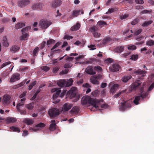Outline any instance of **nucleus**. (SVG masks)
Wrapping results in <instances>:
<instances>
[{
	"label": "nucleus",
	"instance_id": "obj_1",
	"mask_svg": "<svg viewBox=\"0 0 154 154\" xmlns=\"http://www.w3.org/2000/svg\"><path fill=\"white\" fill-rule=\"evenodd\" d=\"M82 104L84 105H89L93 106V108L97 109L99 107L100 102L96 99L91 98L90 96H85L83 97L81 100Z\"/></svg>",
	"mask_w": 154,
	"mask_h": 154
},
{
	"label": "nucleus",
	"instance_id": "obj_2",
	"mask_svg": "<svg viewBox=\"0 0 154 154\" xmlns=\"http://www.w3.org/2000/svg\"><path fill=\"white\" fill-rule=\"evenodd\" d=\"M132 103V101L129 100L125 101L121 103L119 106V108L120 110L124 111L125 110L129 109L131 107V104Z\"/></svg>",
	"mask_w": 154,
	"mask_h": 154
},
{
	"label": "nucleus",
	"instance_id": "obj_3",
	"mask_svg": "<svg viewBox=\"0 0 154 154\" xmlns=\"http://www.w3.org/2000/svg\"><path fill=\"white\" fill-rule=\"evenodd\" d=\"M52 24V22L47 20L42 19L39 22V26L42 29H46Z\"/></svg>",
	"mask_w": 154,
	"mask_h": 154
},
{
	"label": "nucleus",
	"instance_id": "obj_4",
	"mask_svg": "<svg viewBox=\"0 0 154 154\" xmlns=\"http://www.w3.org/2000/svg\"><path fill=\"white\" fill-rule=\"evenodd\" d=\"M48 113L51 118H54L59 115L60 112L58 109L53 108L49 110Z\"/></svg>",
	"mask_w": 154,
	"mask_h": 154
},
{
	"label": "nucleus",
	"instance_id": "obj_5",
	"mask_svg": "<svg viewBox=\"0 0 154 154\" xmlns=\"http://www.w3.org/2000/svg\"><path fill=\"white\" fill-rule=\"evenodd\" d=\"M77 93V88L75 87H73L68 91L67 95L70 98H72L76 96Z\"/></svg>",
	"mask_w": 154,
	"mask_h": 154
},
{
	"label": "nucleus",
	"instance_id": "obj_6",
	"mask_svg": "<svg viewBox=\"0 0 154 154\" xmlns=\"http://www.w3.org/2000/svg\"><path fill=\"white\" fill-rule=\"evenodd\" d=\"M45 126V124L40 122L36 125L33 128L30 127L29 130H32L34 131H36L41 129L43 128Z\"/></svg>",
	"mask_w": 154,
	"mask_h": 154
},
{
	"label": "nucleus",
	"instance_id": "obj_7",
	"mask_svg": "<svg viewBox=\"0 0 154 154\" xmlns=\"http://www.w3.org/2000/svg\"><path fill=\"white\" fill-rule=\"evenodd\" d=\"M11 97L8 95H4L2 99L3 104L4 106H7L10 104Z\"/></svg>",
	"mask_w": 154,
	"mask_h": 154
},
{
	"label": "nucleus",
	"instance_id": "obj_8",
	"mask_svg": "<svg viewBox=\"0 0 154 154\" xmlns=\"http://www.w3.org/2000/svg\"><path fill=\"white\" fill-rule=\"evenodd\" d=\"M30 2L29 0H20L17 3L18 5L20 8H24L27 5L29 4Z\"/></svg>",
	"mask_w": 154,
	"mask_h": 154
},
{
	"label": "nucleus",
	"instance_id": "obj_9",
	"mask_svg": "<svg viewBox=\"0 0 154 154\" xmlns=\"http://www.w3.org/2000/svg\"><path fill=\"white\" fill-rule=\"evenodd\" d=\"M20 79V74L17 72L14 73L12 75L10 79V82H14L19 80Z\"/></svg>",
	"mask_w": 154,
	"mask_h": 154
},
{
	"label": "nucleus",
	"instance_id": "obj_10",
	"mask_svg": "<svg viewBox=\"0 0 154 154\" xmlns=\"http://www.w3.org/2000/svg\"><path fill=\"white\" fill-rule=\"evenodd\" d=\"M51 91L52 92H56V93H54L53 95V99L54 100L59 96L60 93L61 92V90L60 88H55L52 89Z\"/></svg>",
	"mask_w": 154,
	"mask_h": 154
},
{
	"label": "nucleus",
	"instance_id": "obj_11",
	"mask_svg": "<svg viewBox=\"0 0 154 154\" xmlns=\"http://www.w3.org/2000/svg\"><path fill=\"white\" fill-rule=\"evenodd\" d=\"M44 6V5L42 3H35L32 6V8L33 10H42Z\"/></svg>",
	"mask_w": 154,
	"mask_h": 154
},
{
	"label": "nucleus",
	"instance_id": "obj_12",
	"mask_svg": "<svg viewBox=\"0 0 154 154\" xmlns=\"http://www.w3.org/2000/svg\"><path fill=\"white\" fill-rule=\"evenodd\" d=\"M120 68V66L116 63H114L112 64L109 67V69L111 71L113 72H116L119 71V69Z\"/></svg>",
	"mask_w": 154,
	"mask_h": 154
},
{
	"label": "nucleus",
	"instance_id": "obj_13",
	"mask_svg": "<svg viewBox=\"0 0 154 154\" xmlns=\"http://www.w3.org/2000/svg\"><path fill=\"white\" fill-rule=\"evenodd\" d=\"M72 106L73 105L72 104L68 103H66L63 105L62 110L64 112L67 111L70 109Z\"/></svg>",
	"mask_w": 154,
	"mask_h": 154
},
{
	"label": "nucleus",
	"instance_id": "obj_14",
	"mask_svg": "<svg viewBox=\"0 0 154 154\" xmlns=\"http://www.w3.org/2000/svg\"><path fill=\"white\" fill-rule=\"evenodd\" d=\"M85 72L90 75H94L96 74V72L93 69V67L91 66H88L85 69Z\"/></svg>",
	"mask_w": 154,
	"mask_h": 154
},
{
	"label": "nucleus",
	"instance_id": "obj_15",
	"mask_svg": "<svg viewBox=\"0 0 154 154\" xmlns=\"http://www.w3.org/2000/svg\"><path fill=\"white\" fill-rule=\"evenodd\" d=\"M61 4V1L60 0H56L52 2L51 6L54 8H55L60 6Z\"/></svg>",
	"mask_w": 154,
	"mask_h": 154
},
{
	"label": "nucleus",
	"instance_id": "obj_16",
	"mask_svg": "<svg viewBox=\"0 0 154 154\" xmlns=\"http://www.w3.org/2000/svg\"><path fill=\"white\" fill-rule=\"evenodd\" d=\"M112 41V39L109 37H106L102 41V44L103 45L109 44L110 42Z\"/></svg>",
	"mask_w": 154,
	"mask_h": 154
},
{
	"label": "nucleus",
	"instance_id": "obj_17",
	"mask_svg": "<svg viewBox=\"0 0 154 154\" xmlns=\"http://www.w3.org/2000/svg\"><path fill=\"white\" fill-rule=\"evenodd\" d=\"M141 83L140 82H138V81L135 82L131 85V88L133 90L137 88L140 87V85Z\"/></svg>",
	"mask_w": 154,
	"mask_h": 154
},
{
	"label": "nucleus",
	"instance_id": "obj_18",
	"mask_svg": "<svg viewBox=\"0 0 154 154\" xmlns=\"http://www.w3.org/2000/svg\"><path fill=\"white\" fill-rule=\"evenodd\" d=\"M55 121L54 120H51L50 122L51 124L50 125L49 129L51 131H53L55 129L56 124L55 123Z\"/></svg>",
	"mask_w": 154,
	"mask_h": 154
},
{
	"label": "nucleus",
	"instance_id": "obj_19",
	"mask_svg": "<svg viewBox=\"0 0 154 154\" xmlns=\"http://www.w3.org/2000/svg\"><path fill=\"white\" fill-rule=\"evenodd\" d=\"M66 80L64 79H61L59 80L57 82V85L60 87H66Z\"/></svg>",
	"mask_w": 154,
	"mask_h": 154
},
{
	"label": "nucleus",
	"instance_id": "obj_20",
	"mask_svg": "<svg viewBox=\"0 0 154 154\" xmlns=\"http://www.w3.org/2000/svg\"><path fill=\"white\" fill-rule=\"evenodd\" d=\"M80 27V25L79 23H76V24L72 26L70 30L72 31H75L78 30Z\"/></svg>",
	"mask_w": 154,
	"mask_h": 154
},
{
	"label": "nucleus",
	"instance_id": "obj_21",
	"mask_svg": "<svg viewBox=\"0 0 154 154\" xmlns=\"http://www.w3.org/2000/svg\"><path fill=\"white\" fill-rule=\"evenodd\" d=\"M25 26V24L24 23L21 22H18L15 25V28L16 29H18L20 28H22Z\"/></svg>",
	"mask_w": 154,
	"mask_h": 154
},
{
	"label": "nucleus",
	"instance_id": "obj_22",
	"mask_svg": "<svg viewBox=\"0 0 154 154\" xmlns=\"http://www.w3.org/2000/svg\"><path fill=\"white\" fill-rule=\"evenodd\" d=\"M146 71L143 70H141L140 69L135 71L134 72V73H136L137 74L142 75V76H145L144 74L146 73Z\"/></svg>",
	"mask_w": 154,
	"mask_h": 154
},
{
	"label": "nucleus",
	"instance_id": "obj_23",
	"mask_svg": "<svg viewBox=\"0 0 154 154\" xmlns=\"http://www.w3.org/2000/svg\"><path fill=\"white\" fill-rule=\"evenodd\" d=\"M79 111V109L78 107L77 106H75L73 107L72 109L70 111L71 114H73L74 113H77Z\"/></svg>",
	"mask_w": 154,
	"mask_h": 154
},
{
	"label": "nucleus",
	"instance_id": "obj_24",
	"mask_svg": "<svg viewBox=\"0 0 154 154\" xmlns=\"http://www.w3.org/2000/svg\"><path fill=\"white\" fill-rule=\"evenodd\" d=\"M90 80L91 83L94 84L98 85L99 83V82L94 76L91 78Z\"/></svg>",
	"mask_w": 154,
	"mask_h": 154
},
{
	"label": "nucleus",
	"instance_id": "obj_25",
	"mask_svg": "<svg viewBox=\"0 0 154 154\" xmlns=\"http://www.w3.org/2000/svg\"><path fill=\"white\" fill-rule=\"evenodd\" d=\"M6 121L8 123H14L17 121V119L14 118L10 117L7 118Z\"/></svg>",
	"mask_w": 154,
	"mask_h": 154
},
{
	"label": "nucleus",
	"instance_id": "obj_26",
	"mask_svg": "<svg viewBox=\"0 0 154 154\" xmlns=\"http://www.w3.org/2000/svg\"><path fill=\"white\" fill-rule=\"evenodd\" d=\"M131 78L132 76L130 75L127 76H124L122 77V80L123 82L126 83L129 80L131 79Z\"/></svg>",
	"mask_w": 154,
	"mask_h": 154
},
{
	"label": "nucleus",
	"instance_id": "obj_27",
	"mask_svg": "<svg viewBox=\"0 0 154 154\" xmlns=\"http://www.w3.org/2000/svg\"><path fill=\"white\" fill-rule=\"evenodd\" d=\"M2 42L4 46L6 47L8 46L9 44L8 42L6 36H5L3 38Z\"/></svg>",
	"mask_w": 154,
	"mask_h": 154
},
{
	"label": "nucleus",
	"instance_id": "obj_28",
	"mask_svg": "<svg viewBox=\"0 0 154 154\" xmlns=\"http://www.w3.org/2000/svg\"><path fill=\"white\" fill-rule=\"evenodd\" d=\"M24 122L28 125H31L34 123V121L32 119L29 118H26L24 120Z\"/></svg>",
	"mask_w": 154,
	"mask_h": 154
},
{
	"label": "nucleus",
	"instance_id": "obj_29",
	"mask_svg": "<svg viewBox=\"0 0 154 154\" xmlns=\"http://www.w3.org/2000/svg\"><path fill=\"white\" fill-rule=\"evenodd\" d=\"M124 50V48L122 46H119L115 48L114 51L116 52L120 53L122 52Z\"/></svg>",
	"mask_w": 154,
	"mask_h": 154
},
{
	"label": "nucleus",
	"instance_id": "obj_30",
	"mask_svg": "<svg viewBox=\"0 0 154 154\" xmlns=\"http://www.w3.org/2000/svg\"><path fill=\"white\" fill-rule=\"evenodd\" d=\"M119 87V85L117 84L114 85L111 88L110 91L112 93H114Z\"/></svg>",
	"mask_w": 154,
	"mask_h": 154
},
{
	"label": "nucleus",
	"instance_id": "obj_31",
	"mask_svg": "<svg viewBox=\"0 0 154 154\" xmlns=\"http://www.w3.org/2000/svg\"><path fill=\"white\" fill-rule=\"evenodd\" d=\"M19 48H20L18 46L14 45L11 48L10 50L11 51L15 52L19 50Z\"/></svg>",
	"mask_w": 154,
	"mask_h": 154
},
{
	"label": "nucleus",
	"instance_id": "obj_32",
	"mask_svg": "<svg viewBox=\"0 0 154 154\" xmlns=\"http://www.w3.org/2000/svg\"><path fill=\"white\" fill-rule=\"evenodd\" d=\"M153 22L152 20H150L144 22L142 25V26L143 27H146L149 25L151 24Z\"/></svg>",
	"mask_w": 154,
	"mask_h": 154
},
{
	"label": "nucleus",
	"instance_id": "obj_33",
	"mask_svg": "<svg viewBox=\"0 0 154 154\" xmlns=\"http://www.w3.org/2000/svg\"><path fill=\"white\" fill-rule=\"evenodd\" d=\"M97 25L100 27H102L103 26L107 25V23L105 21L103 20H100L97 22Z\"/></svg>",
	"mask_w": 154,
	"mask_h": 154
},
{
	"label": "nucleus",
	"instance_id": "obj_34",
	"mask_svg": "<svg viewBox=\"0 0 154 154\" xmlns=\"http://www.w3.org/2000/svg\"><path fill=\"white\" fill-rule=\"evenodd\" d=\"M73 82V80L72 79H69L68 81L66 80V87H69L71 86Z\"/></svg>",
	"mask_w": 154,
	"mask_h": 154
},
{
	"label": "nucleus",
	"instance_id": "obj_35",
	"mask_svg": "<svg viewBox=\"0 0 154 154\" xmlns=\"http://www.w3.org/2000/svg\"><path fill=\"white\" fill-rule=\"evenodd\" d=\"M140 99V97L138 96H136L133 101V103L137 105L139 104V101Z\"/></svg>",
	"mask_w": 154,
	"mask_h": 154
},
{
	"label": "nucleus",
	"instance_id": "obj_36",
	"mask_svg": "<svg viewBox=\"0 0 154 154\" xmlns=\"http://www.w3.org/2000/svg\"><path fill=\"white\" fill-rule=\"evenodd\" d=\"M138 58V56L137 54H133L131 56L130 59L132 60L136 61Z\"/></svg>",
	"mask_w": 154,
	"mask_h": 154
},
{
	"label": "nucleus",
	"instance_id": "obj_37",
	"mask_svg": "<svg viewBox=\"0 0 154 154\" xmlns=\"http://www.w3.org/2000/svg\"><path fill=\"white\" fill-rule=\"evenodd\" d=\"M100 105H99V107H98L96 109L97 110H100V108L101 107L103 109H106L108 108V105L106 104H103L102 105H101L100 103Z\"/></svg>",
	"mask_w": 154,
	"mask_h": 154
},
{
	"label": "nucleus",
	"instance_id": "obj_38",
	"mask_svg": "<svg viewBox=\"0 0 154 154\" xmlns=\"http://www.w3.org/2000/svg\"><path fill=\"white\" fill-rule=\"evenodd\" d=\"M10 129L12 131L15 132H20V130L19 128L14 126H12L10 127Z\"/></svg>",
	"mask_w": 154,
	"mask_h": 154
},
{
	"label": "nucleus",
	"instance_id": "obj_39",
	"mask_svg": "<svg viewBox=\"0 0 154 154\" xmlns=\"http://www.w3.org/2000/svg\"><path fill=\"white\" fill-rule=\"evenodd\" d=\"M34 105V103H30L29 104H27L26 105V107L29 110H30L33 108Z\"/></svg>",
	"mask_w": 154,
	"mask_h": 154
},
{
	"label": "nucleus",
	"instance_id": "obj_40",
	"mask_svg": "<svg viewBox=\"0 0 154 154\" xmlns=\"http://www.w3.org/2000/svg\"><path fill=\"white\" fill-rule=\"evenodd\" d=\"M36 83V81H34L31 82L30 85H29L28 87V89L29 90H31L33 86L35 85Z\"/></svg>",
	"mask_w": 154,
	"mask_h": 154
},
{
	"label": "nucleus",
	"instance_id": "obj_41",
	"mask_svg": "<svg viewBox=\"0 0 154 154\" xmlns=\"http://www.w3.org/2000/svg\"><path fill=\"white\" fill-rule=\"evenodd\" d=\"M29 36V35L27 33L23 34V33L22 35L20 37V39L22 40H25L27 39V37Z\"/></svg>",
	"mask_w": 154,
	"mask_h": 154
},
{
	"label": "nucleus",
	"instance_id": "obj_42",
	"mask_svg": "<svg viewBox=\"0 0 154 154\" xmlns=\"http://www.w3.org/2000/svg\"><path fill=\"white\" fill-rule=\"evenodd\" d=\"M148 95V93L147 92H146L143 93L142 94H140L139 96L140 97V98H142V99H144V98H146Z\"/></svg>",
	"mask_w": 154,
	"mask_h": 154
},
{
	"label": "nucleus",
	"instance_id": "obj_43",
	"mask_svg": "<svg viewBox=\"0 0 154 154\" xmlns=\"http://www.w3.org/2000/svg\"><path fill=\"white\" fill-rule=\"evenodd\" d=\"M129 16V14H125L120 16L119 18L121 20H124L126 19Z\"/></svg>",
	"mask_w": 154,
	"mask_h": 154
},
{
	"label": "nucleus",
	"instance_id": "obj_44",
	"mask_svg": "<svg viewBox=\"0 0 154 154\" xmlns=\"http://www.w3.org/2000/svg\"><path fill=\"white\" fill-rule=\"evenodd\" d=\"M152 11V10H144L142 11H141L140 13V14H146V13H149L150 14L151 13Z\"/></svg>",
	"mask_w": 154,
	"mask_h": 154
},
{
	"label": "nucleus",
	"instance_id": "obj_45",
	"mask_svg": "<svg viewBox=\"0 0 154 154\" xmlns=\"http://www.w3.org/2000/svg\"><path fill=\"white\" fill-rule=\"evenodd\" d=\"M97 28L96 26H93L91 27L89 29L90 31L93 33L97 31Z\"/></svg>",
	"mask_w": 154,
	"mask_h": 154
},
{
	"label": "nucleus",
	"instance_id": "obj_46",
	"mask_svg": "<svg viewBox=\"0 0 154 154\" xmlns=\"http://www.w3.org/2000/svg\"><path fill=\"white\" fill-rule=\"evenodd\" d=\"M39 48L36 47L34 50L33 52V55L34 56H36L37 55L38 52V51Z\"/></svg>",
	"mask_w": 154,
	"mask_h": 154
},
{
	"label": "nucleus",
	"instance_id": "obj_47",
	"mask_svg": "<svg viewBox=\"0 0 154 154\" xmlns=\"http://www.w3.org/2000/svg\"><path fill=\"white\" fill-rule=\"evenodd\" d=\"M146 44L148 45L152 46L154 45V41L152 40H150L147 41Z\"/></svg>",
	"mask_w": 154,
	"mask_h": 154
},
{
	"label": "nucleus",
	"instance_id": "obj_48",
	"mask_svg": "<svg viewBox=\"0 0 154 154\" xmlns=\"http://www.w3.org/2000/svg\"><path fill=\"white\" fill-rule=\"evenodd\" d=\"M140 20H139L137 18L134 20L131 23V24L132 25H135Z\"/></svg>",
	"mask_w": 154,
	"mask_h": 154
},
{
	"label": "nucleus",
	"instance_id": "obj_49",
	"mask_svg": "<svg viewBox=\"0 0 154 154\" xmlns=\"http://www.w3.org/2000/svg\"><path fill=\"white\" fill-rule=\"evenodd\" d=\"M94 70L97 71H101L102 70V68L100 66H95L94 68Z\"/></svg>",
	"mask_w": 154,
	"mask_h": 154
},
{
	"label": "nucleus",
	"instance_id": "obj_50",
	"mask_svg": "<svg viewBox=\"0 0 154 154\" xmlns=\"http://www.w3.org/2000/svg\"><path fill=\"white\" fill-rule=\"evenodd\" d=\"M55 40L53 39H50L48 40L47 42V45L52 44L54 42Z\"/></svg>",
	"mask_w": 154,
	"mask_h": 154
},
{
	"label": "nucleus",
	"instance_id": "obj_51",
	"mask_svg": "<svg viewBox=\"0 0 154 154\" xmlns=\"http://www.w3.org/2000/svg\"><path fill=\"white\" fill-rule=\"evenodd\" d=\"M94 76L97 79L100 80L103 79L102 75L101 74L96 75Z\"/></svg>",
	"mask_w": 154,
	"mask_h": 154
},
{
	"label": "nucleus",
	"instance_id": "obj_52",
	"mask_svg": "<svg viewBox=\"0 0 154 154\" xmlns=\"http://www.w3.org/2000/svg\"><path fill=\"white\" fill-rule=\"evenodd\" d=\"M80 11H73L72 16L73 17H76L77 16Z\"/></svg>",
	"mask_w": 154,
	"mask_h": 154
},
{
	"label": "nucleus",
	"instance_id": "obj_53",
	"mask_svg": "<svg viewBox=\"0 0 154 154\" xmlns=\"http://www.w3.org/2000/svg\"><path fill=\"white\" fill-rule=\"evenodd\" d=\"M11 62H10V61L5 62V63H3L1 65L0 68L1 69L2 68H3V67H4L5 66H6L8 65L9 64H11Z\"/></svg>",
	"mask_w": 154,
	"mask_h": 154
},
{
	"label": "nucleus",
	"instance_id": "obj_54",
	"mask_svg": "<svg viewBox=\"0 0 154 154\" xmlns=\"http://www.w3.org/2000/svg\"><path fill=\"white\" fill-rule=\"evenodd\" d=\"M128 49L129 50H134L136 49V47L134 45L130 46L128 47Z\"/></svg>",
	"mask_w": 154,
	"mask_h": 154
},
{
	"label": "nucleus",
	"instance_id": "obj_55",
	"mask_svg": "<svg viewBox=\"0 0 154 154\" xmlns=\"http://www.w3.org/2000/svg\"><path fill=\"white\" fill-rule=\"evenodd\" d=\"M142 29H139L135 32L134 34V35H137L139 34L142 32Z\"/></svg>",
	"mask_w": 154,
	"mask_h": 154
},
{
	"label": "nucleus",
	"instance_id": "obj_56",
	"mask_svg": "<svg viewBox=\"0 0 154 154\" xmlns=\"http://www.w3.org/2000/svg\"><path fill=\"white\" fill-rule=\"evenodd\" d=\"M41 69L42 70L47 72L49 70L50 68L47 66H45L42 67Z\"/></svg>",
	"mask_w": 154,
	"mask_h": 154
},
{
	"label": "nucleus",
	"instance_id": "obj_57",
	"mask_svg": "<svg viewBox=\"0 0 154 154\" xmlns=\"http://www.w3.org/2000/svg\"><path fill=\"white\" fill-rule=\"evenodd\" d=\"M26 80H24L23 81L20 82V84L17 85V88H19L23 85L25 83Z\"/></svg>",
	"mask_w": 154,
	"mask_h": 154
},
{
	"label": "nucleus",
	"instance_id": "obj_58",
	"mask_svg": "<svg viewBox=\"0 0 154 154\" xmlns=\"http://www.w3.org/2000/svg\"><path fill=\"white\" fill-rule=\"evenodd\" d=\"M29 68L28 67H22L19 69V70L20 71H25L28 69Z\"/></svg>",
	"mask_w": 154,
	"mask_h": 154
},
{
	"label": "nucleus",
	"instance_id": "obj_59",
	"mask_svg": "<svg viewBox=\"0 0 154 154\" xmlns=\"http://www.w3.org/2000/svg\"><path fill=\"white\" fill-rule=\"evenodd\" d=\"M143 38V37L142 35H139L135 37V39L137 41H140Z\"/></svg>",
	"mask_w": 154,
	"mask_h": 154
},
{
	"label": "nucleus",
	"instance_id": "obj_60",
	"mask_svg": "<svg viewBox=\"0 0 154 154\" xmlns=\"http://www.w3.org/2000/svg\"><path fill=\"white\" fill-rule=\"evenodd\" d=\"M19 103L17 104L16 106V108L18 110H20L19 107L24 105V103Z\"/></svg>",
	"mask_w": 154,
	"mask_h": 154
},
{
	"label": "nucleus",
	"instance_id": "obj_61",
	"mask_svg": "<svg viewBox=\"0 0 154 154\" xmlns=\"http://www.w3.org/2000/svg\"><path fill=\"white\" fill-rule=\"evenodd\" d=\"M60 68L58 66H56L53 69V72L54 73H56L59 69Z\"/></svg>",
	"mask_w": 154,
	"mask_h": 154
},
{
	"label": "nucleus",
	"instance_id": "obj_62",
	"mask_svg": "<svg viewBox=\"0 0 154 154\" xmlns=\"http://www.w3.org/2000/svg\"><path fill=\"white\" fill-rule=\"evenodd\" d=\"M154 88V82L152 83L149 87L148 91H149L152 90Z\"/></svg>",
	"mask_w": 154,
	"mask_h": 154
},
{
	"label": "nucleus",
	"instance_id": "obj_63",
	"mask_svg": "<svg viewBox=\"0 0 154 154\" xmlns=\"http://www.w3.org/2000/svg\"><path fill=\"white\" fill-rule=\"evenodd\" d=\"M98 93V91L97 90H95V91H93L91 93V94L92 95H93L94 96H95L97 95V94Z\"/></svg>",
	"mask_w": 154,
	"mask_h": 154
},
{
	"label": "nucleus",
	"instance_id": "obj_64",
	"mask_svg": "<svg viewBox=\"0 0 154 154\" xmlns=\"http://www.w3.org/2000/svg\"><path fill=\"white\" fill-rule=\"evenodd\" d=\"M95 47V45H88V47L90 48V50H94L96 49V48H94Z\"/></svg>",
	"mask_w": 154,
	"mask_h": 154
}]
</instances>
